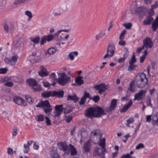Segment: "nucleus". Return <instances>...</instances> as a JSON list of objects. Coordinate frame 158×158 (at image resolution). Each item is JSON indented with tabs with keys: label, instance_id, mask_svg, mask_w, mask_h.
Masks as SVG:
<instances>
[{
	"label": "nucleus",
	"instance_id": "13d9d810",
	"mask_svg": "<svg viewBox=\"0 0 158 158\" xmlns=\"http://www.w3.org/2000/svg\"><path fill=\"white\" fill-rule=\"evenodd\" d=\"M86 101V100L82 97V98L81 99L80 101L79 102V104L80 105H84Z\"/></svg>",
	"mask_w": 158,
	"mask_h": 158
},
{
	"label": "nucleus",
	"instance_id": "5fc2aeb1",
	"mask_svg": "<svg viewBox=\"0 0 158 158\" xmlns=\"http://www.w3.org/2000/svg\"><path fill=\"white\" fill-rule=\"evenodd\" d=\"M50 78L52 79L53 80H57V79L56 78V75L54 73H52L49 75Z\"/></svg>",
	"mask_w": 158,
	"mask_h": 158
},
{
	"label": "nucleus",
	"instance_id": "0e129e2a",
	"mask_svg": "<svg viewBox=\"0 0 158 158\" xmlns=\"http://www.w3.org/2000/svg\"><path fill=\"white\" fill-rule=\"evenodd\" d=\"M43 85L45 87H48L50 86V84L48 82H43Z\"/></svg>",
	"mask_w": 158,
	"mask_h": 158
},
{
	"label": "nucleus",
	"instance_id": "a19ab883",
	"mask_svg": "<svg viewBox=\"0 0 158 158\" xmlns=\"http://www.w3.org/2000/svg\"><path fill=\"white\" fill-rule=\"evenodd\" d=\"M136 61V59L134 53L133 54L132 56L129 61V64H134Z\"/></svg>",
	"mask_w": 158,
	"mask_h": 158
},
{
	"label": "nucleus",
	"instance_id": "680f3d73",
	"mask_svg": "<svg viewBox=\"0 0 158 158\" xmlns=\"http://www.w3.org/2000/svg\"><path fill=\"white\" fill-rule=\"evenodd\" d=\"M13 151L12 149L9 148L7 149V153L8 154L12 155L13 154Z\"/></svg>",
	"mask_w": 158,
	"mask_h": 158
},
{
	"label": "nucleus",
	"instance_id": "6ab92c4d",
	"mask_svg": "<svg viewBox=\"0 0 158 158\" xmlns=\"http://www.w3.org/2000/svg\"><path fill=\"white\" fill-rule=\"evenodd\" d=\"M67 100L68 101L73 100L74 102L76 103L78 101L79 98L77 97L75 94L73 95H69L67 96Z\"/></svg>",
	"mask_w": 158,
	"mask_h": 158
},
{
	"label": "nucleus",
	"instance_id": "393cba45",
	"mask_svg": "<svg viewBox=\"0 0 158 158\" xmlns=\"http://www.w3.org/2000/svg\"><path fill=\"white\" fill-rule=\"evenodd\" d=\"M82 78V77L81 76H78L76 77L75 82L77 83V85H80L84 84V81Z\"/></svg>",
	"mask_w": 158,
	"mask_h": 158
},
{
	"label": "nucleus",
	"instance_id": "7c9ffc66",
	"mask_svg": "<svg viewBox=\"0 0 158 158\" xmlns=\"http://www.w3.org/2000/svg\"><path fill=\"white\" fill-rule=\"evenodd\" d=\"M18 56L17 55L13 56L11 58H10V64L12 65H14L17 60Z\"/></svg>",
	"mask_w": 158,
	"mask_h": 158
},
{
	"label": "nucleus",
	"instance_id": "4c0bfd02",
	"mask_svg": "<svg viewBox=\"0 0 158 158\" xmlns=\"http://www.w3.org/2000/svg\"><path fill=\"white\" fill-rule=\"evenodd\" d=\"M30 149V146L27 144H25L24 145L23 152L25 153H27L29 151Z\"/></svg>",
	"mask_w": 158,
	"mask_h": 158
},
{
	"label": "nucleus",
	"instance_id": "1a4fd4ad",
	"mask_svg": "<svg viewBox=\"0 0 158 158\" xmlns=\"http://www.w3.org/2000/svg\"><path fill=\"white\" fill-rule=\"evenodd\" d=\"M144 47H145L146 49L151 48L153 46V44L151 39L149 37L145 38L143 41Z\"/></svg>",
	"mask_w": 158,
	"mask_h": 158
},
{
	"label": "nucleus",
	"instance_id": "4d7b16f0",
	"mask_svg": "<svg viewBox=\"0 0 158 158\" xmlns=\"http://www.w3.org/2000/svg\"><path fill=\"white\" fill-rule=\"evenodd\" d=\"M144 148V146L143 143H140L137 145L136 147L135 148L136 149H139L141 148Z\"/></svg>",
	"mask_w": 158,
	"mask_h": 158
},
{
	"label": "nucleus",
	"instance_id": "39448f33",
	"mask_svg": "<svg viewBox=\"0 0 158 158\" xmlns=\"http://www.w3.org/2000/svg\"><path fill=\"white\" fill-rule=\"evenodd\" d=\"M70 77H68L64 73L60 74L57 80V82L60 85L64 86L70 81Z\"/></svg>",
	"mask_w": 158,
	"mask_h": 158
},
{
	"label": "nucleus",
	"instance_id": "f704fd0d",
	"mask_svg": "<svg viewBox=\"0 0 158 158\" xmlns=\"http://www.w3.org/2000/svg\"><path fill=\"white\" fill-rule=\"evenodd\" d=\"M25 15L28 16L29 17L28 19V21H30L32 18V15L31 12L29 10H26L25 12Z\"/></svg>",
	"mask_w": 158,
	"mask_h": 158
},
{
	"label": "nucleus",
	"instance_id": "aec40b11",
	"mask_svg": "<svg viewBox=\"0 0 158 158\" xmlns=\"http://www.w3.org/2000/svg\"><path fill=\"white\" fill-rule=\"evenodd\" d=\"M153 20V18L151 16H148L143 21V24L145 25H149Z\"/></svg>",
	"mask_w": 158,
	"mask_h": 158
},
{
	"label": "nucleus",
	"instance_id": "ddd939ff",
	"mask_svg": "<svg viewBox=\"0 0 158 158\" xmlns=\"http://www.w3.org/2000/svg\"><path fill=\"white\" fill-rule=\"evenodd\" d=\"M146 92L145 90H141L139 91V92L137 93L134 95V101L137 100L140 101L141 100L142 98L143 95V94H145Z\"/></svg>",
	"mask_w": 158,
	"mask_h": 158
},
{
	"label": "nucleus",
	"instance_id": "9d476101",
	"mask_svg": "<svg viewBox=\"0 0 158 158\" xmlns=\"http://www.w3.org/2000/svg\"><path fill=\"white\" fill-rule=\"evenodd\" d=\"M64 108L62 104L56 105L55 106V112L54 117H56L60 116L64 110Z\"/></svg>",
	"mask_w": 158,
	"mask_h": 158
},
{
	"label": "nucleus",
	"instance_id": "09e8293b",
	"mask_svg": "<svg viewBox=\"0 0 158 158\" xmlns=\"http://www.w3.org/2000/svg\"><path fill=\"white\" fill-rule=\"evenodd\" d=\"M135 158V157H133L131 156H130V154H129V153H128L126 154H124L122 155L120 158Z\"/></svg>",
	"mask_w": 158,
	"mask_h": 158
},
{
	"label": "nucleus",
	"instance_id": "338daca9",
	"mask_svg": "<svg viewBox=\"0 0 158 158\" xmlns=\"http://www.w3.org/2000/svg\"><path fill=\"white\" fill-rule=\"evenodd\" d=\"M144 48V46H142L141 47L138 48L136 49V52L137 53H139Z\"/></svg>",
	"mask_w": 158,
	"mask_h": 158
},
{
	"label": "nucleus",
	"instance_id": "052dcab7",
	"mask_svg": "<svg viewBox=\"0 0 158 158\" xmlns=\"http://www.w3.org/2000/svg\"><path fill=\"white\" fill-rule=\"evenodd\" d=\"M128 109L129 108L125 105L120 110V112H125L128 110Z\"/></svg>",
	"mask_w": 158,
	"mask_h": 158
},
{
	"label": "nucleus",
	"instance_id": "9b49d317",
	"mask_svg": "<svg viewBox=\"0 0 158 158\" xmlns=\"http://www.w3.org/2000/svg\"><path fill=\"white\" fill-rule=\"evenodd\" d=\"M5 31L6 33H8L9 31L11 32L15 30L14 25L11 23L8 25L7 23H4L3 25Z\"/></svg>",
	"mask_w": 158,
	"mask_h": 158
},
{
	"label": "nucleus",
	"instance_id": "20e7f679",
	"mask_svg": "<svg viewBox=\"0 0 158 158\" xmlns=\"http://www.w3.org/2000/svg\"><path fill=\"white\" fill-rule=\"evenodd\" d=\"M36 107H42L46 114H50L52 110V107L47 100L40 101L36 105Z\"/></svg>",
	"mask_w": 158,
	"mask_h": 158
},
{
	"label": "nucleus",
	"instance_id": "603ef678",
	"mask_svg": "<svg viewBox=\"0 0 158 158\" xmlns=\"http://www.w3.org/2000/svg\"><path fill=\"white\" fill-rule=\"evenodd\" d=\"M125 52L123 55V57L125 59H126L128 56L129 55V52L128 49L127 48H125Z\"/></svg>",
	"mask_w": 158,
	"mask_h": 158
},
{
	"label": "nucleus",
	"instance_id": "3c124183",
	"mask_svg": "<svg viewBox=\"0 0 158 158\" xmlns=\"http://www.w3.org/2000/svg\"><path fill=\"white\" fill-rule=\"evenodd\" d=\"M126 32V31L125 30H123L121 33L119 39L120 40H122L124 39V35Z\"/></svg>",
	"mask_w": 158,
	"mask_h": 158
},
{
	"label": "nucleus",
	"instance_id": "ea45409f",
	"mask_svg": "<svg viewBox=\"0 0 158 158\" xmlns=\"http://www.w3.org/2000/svg\"><path fill=\"white\" fill-rule=\"evenodd\" d=\"M65 117H66L65 120L67 123H70L73 120V116L72 115H65Z\"/></svg>",
	"mask_w": 158,
	"mask_h": 158
},
{
	"label": "nucleus",
	"instance_id": "c756f323",
	"mask_svg": "<svg viewBox=\"0 0 158 158\" xmlns=\"http://www.w3.org/2000/svg\"><path fill=\"white\" fill-rule=\"evenodd\" d=\"M40 38L39 36H37L36 37H31L30 39L31 41L34 43L35 44H38L39 43Z\"/></svg>",
	"mask_w": 158,
	"mask_h": 158
},
{
	"label": "nucleus",
	"instance_id": "a878e982",
	"mask_svg": "<svg viewBox=\"0 0 158 158\" xmlns=\"http://www.w3.org/2000/svg\"><path fill=\"white\" fill-rule=\"evenodd\" d=\"M105 35V32L104 31H101L98 34L96 35L95 36L96 40H99L100 39L103 38Z\"/></svg>",
	"mask_w": 158,
	"mask_h": 158
},
{
	"label": "nucleus",
	"instance_id": "58836bf2",
	"mask_svg": "<svg viewBox=\"0 0 158 158\" xmlns=\"http://www.w3.org/2000/svg\"><path fill=\"white\" fill-rule=\"evenodd\" d=\"M36 119L38 122H42L44 120V118L43 115L41 114L38 115L36 118Z\"/></svg>",
	"mask_w": 158,
	"mask_h": 158
},
{
	"label": "nucleus",
	"instance_id": "c9c22d12",
	"mask_svg": "<svg viewBox=\"0 0 158 158\" xmlns=\"http://www.w3.org/2000/svg\"><path fill=\"white\" fill-rule=\"evenodd\" d=\"M32 87L33 89H34L35 91H40L42 90L41 85L38 84V83H37V85L35 86H32Z\"/></svg>",
	"mask_w": 158,
	"mask_h": 158
},
{
	"label": "nucleus",
	"instance_id": "f03ea898",
	"mask_svg": "<svg viewBox=\"0 0 158 158\" xmlns=\"http://www.w3.org/2000/svg\"><path fill=\"white\" fill-rule=\"evenodd\" d=\"M104 114V111L103 109L98 106L88 108L85 110V116L90 118L94 117L98 118L101 115Z\"/></svg>",
	"mask_w": 158,
	"mask_h": 158
},
{
	"label": "nucleus",
	"instance_id": "f8f14e48",
	"mask_svg": "<svg viewBox=\"0 0 158 158\" xmlns=\"http://www.w3.org/2000/svg\"><path fill=\"white\" fill-rule=\"evenodd\" d=\"M115 48V46L113 44H108L107 48V52L109 53L110 57H111L113 56L114 54Z\"/></svg>",
	"mask_w": 158,
	"mask_h": 158
},
{
	"label": "nucleus",
	"instance_id": "b1692460",
	"mask_svg": "<svg viewBox=\"0 0 158 158\" xmlns=\"http://www.w3.org/2000/svg\"><path fill=\"white\" fill-rule=\"evenodd\" d=\"M158 27V15L156 17L152 24V28L153 31H156Z\"/></svg>",
	"mask_w": 158,
	"mask_h": 158
},
{
	"label": "nucleus",
	"instance_id": "dca6fc26",
	"mask_svg": "<svg viewBox=\"0 0 158 158\" xmlns=\"http://www.w3.org/2000/svg\"><path fill=\"white\" fill-rule=\"evenodd\" d=\"M135 81L133 80L129 84V86L127 89V90L131 92H134L135 91L136 87L135 85Z\"/></svg>",
	"mask_w": 158,
	"mask_h": 158
},
{
	"label": "nucleus",
	"instance_id": "7ed1b4c3",
	"mask_svg": "<svg viewBox=\"0 0 158 158\" xmlns=\"http://www.w3.org/2000/svg\"><path fill=\"white\" fill-rule=\"evenodd\" d=\"M134 80L137 87L142 88L147 85L148 79L146 77L145 74L142 72L137 74Z\"/></svg>",
	"mask_w": 158,
	"mask_h": 158
},
{
	"label": "nucleus",
	"instance_id": "f3484780",
	"mask_svg": "<svg viewBox=\"0 0 158 158\" xmlns=\"http://www.w3.org/2000/svg\"><path fill=\"white\" fill-rule=\"evenodd\" d=\"M117 103V100L115 99H113L111 101L110 105L108 108L110 111L114 110L116 108Z\"/></svg>",
	"mask_w": 158,
	"mask_h": 158
},
{
	"label": "nucleus",
	"instance_id": "69168bd1",
	"mask_svg": "<svg viewBox=\"0 0 158 158\" xmlns=\"http://www.w3.org/2000/svg\"><path fill=\"white\" fill-rule=\"evenodd\" d=\"M5 3V1L4 0H0V8L4 6Z\"/></svg>",
	"mask_w": 158,
	"mask_h": 158
},
{
	"label": "nucleus",
	"instance_id": "2f4dec72",
	"mask_svg": "<svg viewBox=\"0 0 158 158\" xmlns=\"http://www.w3.org/2000/svg\"><path fill=\"white\" fill-rule=\"evenodd\" d=\"M30 0H15L14 2V3L15 5L22 4L27 3Z\"/></svg>",
	"mask_w": 158,
	"mask_h": 158
},
{
	"label": "nucleus",
	"instance_id": "c85d7f7f",
	"mask_svg": "<svg viewBox=\"0 0 158 158\" xmlns=\"http://www.w3.org/2000/svg\"><path fill=\"white\" fill-rule=\"evenodd\" d=\"M78 54V52L77 51H73L69 53V56L71 60H73L74 57L77 56Z\"/></svg>",
	"mask_w": 158,
	"mask_h": 158
},
{
	"label": "nucleus",
	"instance_id": "49530a36",
	"mask_svg": "<svg viewBox=\"0 0 158 158\" xmlns=\"http://www.w3.org/2000/svg\"><path fill=\"white\" fill-rule=\"evenodd\" d=\"M91 97L90 96V94L86 91L84 92V94L82 97L83 98L86 100L87 98H89L90 99V98H91Z\"/></svg>",
	"mask_w": 158,
	"mask_h": 158
},
{
	"label": "nucleus",
	"instance_id": "774afa93",
	"mask_svg": "<svg viewBox=\"0 0 158 158\" xmlns=\"http://www.w3.org/2000/svg\"><path fill=\"white\" fill-rule=\"evenodd\" d=\"M118 44L120 45L124 46L125 45L126 42L124 41L121 40L119 41Z\"/></svg>",
	"mask_w": 158,
	"mask_h": 158
},
{
	"label": "nucleus",
	"instance_id": "8fccbe9b",
	"mask_svg": "<svg viewBox=\"0 0 158 158\" xmlns=\"http://www.w3.org/2000/svg\"><path fill=\"white\" fill-rule=\"evenodd\" d=\"M123 26H124L127 29H130L132 26V24L130 23H124L123 24Z\"/></svg>",
	"mask_w": 158,
	"mask_h": 158
},
{
	"label": "nucleus",
	"instance_id": "e2e57ef3",
	"mask_svg": "<svg viewBox=\"0 0 158 158\" xmlns=\"http://www.w3.org/2000/svg\"><path fill=\"white\" fill-rule=\"evenodd\" d=\"M33 144V148L35 150H37L39 148V145L36 144V143L34 142Z\"/></svg>",
	"mask_w": 158,
	"mask_h": 158
},
{
	"label": "nucleus",
	"instance_id": "f257e3e1",
	"mask_svg": "<svg viewBox=\"0 0 158 158\" xmlns=\"http://www.w3.org/2000/svg\"><path fill=\"white\" fill-rule=\"evenodd\" d=\"M91 138L94 141L97 142L99 140L100 142L98 145L101 148V150L102 151V153L100 154V156L104 155V152H107V151L105 148L106 139L105 138H103L101 139L102 135L101 133V131L98 129L93 130L91 133Z\"/></svg>",
	"mask_w": 158,
	"mask_h": 158
},
{
	"label": "nucleus",
	"instance_id": "e433bc0d",
	"mask_svg": "<svg viewBox=\"0 0 158 158\" xmlns=\"http://www.w3.org/2000/svg\"><path fill=\"white\" fill-rule=\"evenodd\" d=\"M90 99L93 100L95 102H98L100 99V98L99 95H97L96 96H94L93 98L91 97V98H90Z\"/></svg>",
	"mask_w": 158,
	"mask_h": 158
},
{
	"label": "nucleus",
	"instance_id": "4be33fe9",
	"mask_svg": "<svg viewBox=\"0 0 158 158\" xmlns=\"http://www.w3.org/2000/svg\"><path fill=\"white\" fill-rule=\"evenodd\" d=\"M26 81L30 86L32 87L35 86L38 83L35 79L31 78H29Z\"/></svg>",
	"mask_w": 158,
	"mask_h": 158
},
{
	"label": "nucleus",
	"instance_id": "423d86ee",
	"mask_svg": "<svg viewBox=\"0 0 158 158\" xmlns=\"http://www.w3.org/2000/svg\"><path fill=\"white\" fill-rule=\"evenodd\" d=\"M94 87L98 91L99 94H101L107 89L108 86L105 83H102L95 85Z\"/></svg>",
	"mask_w": 158,
	"mask_h": 158
},
{
	"label": "nucleus",
	"instance_id": "79ce46f5",
	"mask_svg": "<svg viewBox=\"0 0 158 158\" xmlns=\"http://www.w3.org/2000/svg\"><path fill=\"white\" fill-rule=\"evenodd\" d=\"M10 80V78L9 77H5L2 78L0 80V83H4L5 82H7Z\"/></svg>",
	"mask_w": 158,
	"mask_h": 158
},
{
	"label": "nucleus",
	"instance_id": "cd10ccee",
	"mask_svg": "<svg viewBox=\"0 0 158 158\" xmlns=\"http://www.w3.org/2000/svg\"><path fill=\"white\" fill-rule=\"evenodd\" d=\"M64 113L65 114L69 113L72 110V107L68 105L66 106L65 107H64Z\"/></svg>",
	"mask_w": 158,
	"mask_h": 158
},
{
	"label": "nucleus",
	"instance_id": "a211bd4d",
	"mask_svg": "<svg viewBox=\"0 0 158 158\" xmlns=\"http://www.w3.org/2000/svg\"><path fill=\"white\" fill-rule=\"evenodd\" d=\"M83 149L85 152H88L90 151L91 145L89 141L88 140L84 143Z\"/></svg>",
	"mask_w": 158,
	"mask_h": 158
},
{
	"label": "nucleus",
	"instance_id": "6e6552de",
	"mask_svg": "<svg viewBox=\"0 0 158 158\" xmlns=\"http://www.w3.org/2000/svg\"><path fill=\"white\" fill-rule=\"evenodd\" d=\"M14 102L17 104L23 106H26L27 104L25 100L22 98L17 96L13 97Z\"/></svg>",
	"mask_w": 158,
	"mask_h": 158
},
{
	"label": "nucleus",
	"instance_id": "6e6d98bb",
	"mask_svg": "<svg viewBox=\"0 0 158 158\" xmlns=\"http://www.w3.org/2000/svg\"><path fill=\"white\" fill-rule=\"evenodd\" d=\"M7 69L6 68L0 69V74H5L7 72Z\"/></svg>",
	"mask_w": 158,
	"mask_h": 158
},
{
	"label": "nucleus",
	"instance_id": "bb28decb",
	"mask_svg": "<svg viewBox=\"0 0 158 158\" xmlns=\"http://www.w3.org/2000/svg\"><path fill=\"white\" fill-rule=\"evenodd\" d=\"M42 96L44 98H48L50 96L52 97V92L46 91L41 94Z\"/></svg>",
	"mask_w": 158,
	"mask_h": 158
},
{
	"label": "nucleus",
	"instance_id": "de8ad7c7",
	"mask_svg": "<svg viewBox=\"0 0 158 158\" xmlns=\"http://www.w3.org/2000/svg\"><path fill=\"white\" fill-rule=\"evenodd\" d=\"M25 99L28 102L31 104L32 103L31 98L30 95H26L25 96Z\"/></svg>",
	"mask_w": 158,
	"mask_h": 158
},
{
	"label": "nucleus",
	"instance_id": "864d4df0",
	"mask_svg": "<svg viewBox=\"0 0 158 158\" xmlns=\"http://www.w3.org/2000/svg\"><path fill=\"white\" fill-rule=\"evenodd\" d=\"M4 85L9 87H11L14 85V83L12 82L8 81L4 84Z\"/></svg>",
	"mask_w": 158,
	"mask_h": 158
},
{
	"label": "nucleus",
	"instance_id": "412c9836",
	"mask_svg": "<svg viewBox=\"0 0 158 158\" xmlns=\"http://www.w3.org/2000/svg\"><path fill=\"white\" fill-rule=\"evenodd\" d=\"M99 148L98 147H96L94 151V156H99L102 157V158H104L105 157V153H106V152H104V155H101V156H100V154L102 153V151L101 150V152H99Z\"/></svg>",
	"mask_w": 158,
	"mask_h": 158
},
{
	"label": "nucleus",
	"instance_id": "4468645a",
	"mask_svg": "<svg viewBox=\"0 0 158 158\" xmlns=\"http://www.w3.org/2000/svg\"><path fill=\"white\" fill-rule=\"evenodd\" d=\"M38 74L41 77H46L49 74L47 69L43 65L40 66V70L38 72Z\"/></svg>",
	"mask_w": 158,
	"mask_h": 158
},
{
	"label": "nucleus",
	"instance_id": "c03bdc74",
	"mask_svg": "<svg viewBox=\"0 0 158 158\" xmlns=\"http://www.w3.org/2000/svg\"><path fill=\"white\" fill-rule=\"evenodd\" d=\"M47 41L48 42H49L52 40L54 38V36L51 34L48 35H45Z\"/></svg>",
	"mask_w": 158,
	"mask_h": 158
},
{
	"label": "nucleus",
	"instance_id": "a18cd8bd",
	"mask_svg": "<svg viewBox=\"0 0 158 158\" xmlns=\"http://www.w3.org/2000/svg\"><path fill=\"white\" fill-rule=\"evenodd\" d=\"M130 65L128 66V70L129 71H131L134 69L135 68L136 65L133 64H129Z\"/></svg>",
	"mask_w": 158,
	"mask_h": 158
},
{
	"label": "nucleus",
	"instance_id": "72a5a7b5",
	"mask_svg": "<svg viewBox=\"0 0 158 158\" xmlns=\"http://www.w3.org/2000/svg\"><path fill=\"white\" fill-rule=\"evenodd\" d=\"M56 52V49L53 48H49L47 52L45 53V54L46 55L47 53L49 54L50 55H52L54 54Z\"/></svg>",
	"mask_w": 158,
	"mask_h": 158
},
{
	"label": "nucleus",
	"instance_id": "2eb2a0df",
	"mask_svg": "<svg viewBox=\"0 0 158 158\" xmlns=\"http://www.w3.org/2000/svg\"><path fill=\"white\" fill-rule=\"evenodd\" d=\"M64 92L63 90L58 91L54 90L52 91V97H55L59 98H61L63 97Z\"/></svg>",
	"mask_w": 158,
	"mask_h": 158
},
{
	"label": "nucleus",
	"instance_id": "5701e85b",
	"mask_svg": "<svg viewBox=\"0 0 158 158\" xmlns=\"http://www.w3.org/2000/svg\"><path fill=\"white\" fill-rule=\"evenodd\" d=\"M69 151H71L70 154L71 156H74L77 153V151L76 148L71 144H69Z\"/></svg>",
	"mask_w": 158,
	"mask_h": 158
},
{
	"label": "nucleus",
	"instance_id": "bf43d9fd",
	"mask_svg": "<svg viewBox=\"0 0 158 158\" xmlns=\"http://www.w3.org/2000/svg\"><path fill=\"white\" fill-rule=\"evenodd\" d=\"M45 119H46V123L47 125H50L51 124V120L48 117H45Z\"/></svg>",
	"mask_w": 158,
	"mask_h": 158
},
{
	"label": "nucleus",
	"instance_id": "0eeeda50",
	"mask_svg": "<svg viewBox=\"0 0 158 158\" xmlns=\"http://www.w3.org/2000/svg\"><path fill=\"white\" fill-rule=\"evenodd\" d=\"M57 144L60 150H62L65 152H69V145L68 146L67 144L66 141H61L58 143Z\"/></svg>",
	"mask_w": 158,
	"mask_h": 158
},
{
	"label": "nucleus",
	"instance_id": "37998d69",
	"mask_svg": "<svg viewBox=\"0 0 158 158\" xmlns=\"http://www.w3.org/2000/svg\"><path fill=\"white\" fill-rule=\"evenodd\" d=\"M47 40L45 36L44 35L42 36L41 39L40 41V44L41 45H44L46 42Z\"/></svg>",
	"mask_w": 158,
	"mask_h": 158
},
{
	"label": "nucleus",
	"instance_id": "473e14b6",
	"mask_svg": "<svg viewBox=\"0 0 158 158\" xmlns=\"http://www.w3.org/2000/svg\"><path fill=\"white\" fill-rule=\"evenodd\" d=\"M134 121V118L133 117H130L127 119V123L125 124L126 126L128 127H130V124L133 123Z\"/></svg>",
	"mask_w": 158,
	"mask_h": 158
}]
</instances>
